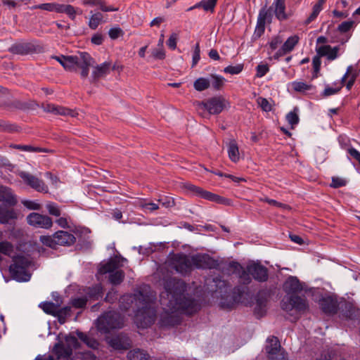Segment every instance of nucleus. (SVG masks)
Instances as JSON below:
<instances>
[{"mask_svg": "<svg viewBox=\"0 0 360 360\" xmlns=\"http://www.w3.org/2000/svg\"><path fill=\"white\" fill-rule=\"evenodd\" d=\"M189 290L181 280L169 278L165 281V291L161 293L160 300L164 309L160 317V326H174L180 323L181 313L191 314L199 310L200 304L192 297Z\"/></svg>", "mask_w": 360, "mask_h": 360, "instance_id": "1", "label": "nucleus"}, {"mask_svg": "<svg viewBox=\"0 0 360 360\" xmlns=\"http://www.w3.org/2000/svg\"><path fill=\"white\" fill-rule=\"evenodd\" d=\"M155 296L150 291L148 285H144L141 290L133 295H125L120 299V308L127 310L133 308L135 311V323L138 328H146L155 321V311L153 307Z\"/></svg>", "mask_w": 360, "mask_h": 360, "instance_id": "2", "label": "nucleus"}, {"mask_svg": "<svg viewBox=\"0 0 360 360\" xmlns=\"http://www.w3.org/2000/svg\"><path fill=\"white\" fill-rule=\"evenodd\" d=\"M231 266L238 274L240 281L243 284H250L252 279L259 283L266 282L269 278L268 269L260 262H252L245 267L238 262H233Z\"/></svg>", "mask_w": 360, "mask_h": 360, "instance_id": "3", "label": "nucleus"}, {"mask_svg": "<svg viewBox=\"0 0 360 360\" xmlns=\"http://www.w3.org/2000/svg\"><path fill=\"white\" fill-rule=\"evenodd\" d=\"M227 104V101L222 96H215L204 102H198L197 110L204 117L207 115V113L209 115H217L223 111Z\"/></svg>", "mask_w": 360, "mask_h": 360, "instance_id": "4", "label": "nucleus"}, {"mask_svg": "<svg viewBox=\"0 0 360 360\" xmlns=\"http://www.w3.org/2000/svg\"><path fill=\"white\" fill-rule=\"evenodd\" d=\"M124 326V319L116 311H107L97 319V328L103 333L112 329L121 328Z\"/></svg>", "mask_w": 360, "mask_h": 360, "instance_id": "5", "label": "nucleus"}, {"mask_svg": "<svg viewBox=\"0 0 360 360\" xmlns=\"http://www.w3.org/2000/svg\"><path fill=\"white\" fill-rule=\"evenodd\" d=\"M30 265V260L24 256L18 255L13 257V264L9 267L11 276L18 281H28L31 276L27 272Z\"/></svg>", "mask_w": 360, "mask_h": 360, "instance_id": "6", "label": "nucleus"}, {"mask_svg": "<svg viewBox=\"0 0 360 360\" xmlns=\"http://www.w3.org/2000/svg\"><path fill=\"white\" fill-rule=\"evenodd\" d=\"M184 188L188 191H190L191 193L196 195L198 196H200L204 199L221 204L224 205H231V200L221 197L219 195L212 193L210 191H207L203 190L202 188L196 186L190 183H186L184 184Z\"/></svg>", "mask_w": 360, "mask_h": 360, "instance_id": "7", "label": "nucleus"}, {"mask_svg": "<svg viewBox=\"0 0 360 360\" xmlns=\"http://www.w3.org/2000/svg\"><path fill=\"white\" fill-rule=\"evenodd\" d=\"M75 72L79 70L82 78H86L89 68L95 63L94 59L87 52H79L75 55Z\"/></svg>", "mask_w": 360, "mask_h": 360, "instance_id": "8", "label": "nucleus"}, {"mask_svg": "<svg viewBox=\"0 0 360 360\" xmlns=\"http://www.w3.org/2000/svg\"><path fill=\"white\" fill-rule=\"evenodd\" d=\"M191 257L183 254H176L170 259L169 265L176 272L184 274L192 268Z\"/></svg>", "mask_w": 360, "mask_h": 360, "instance_id": "9", "label": "nucleus"}, {"mask_svg": "<svg viewBox=\"0 0 360 360\" xmlns=\"http://www.w3.org/2000/svg\"><path fill=\"white\" fill-rule=\"evenodd\" d=\"M272 21V14L267 7L262 8L259 12L257 25L253 34L255 39H259L264 32L266 22L271 23Z\"/></svg>", "mask_w": 360, "mask_h": 360, "instance_id": "10", "label": "nucleus"}, {"mask_svg": "<svg viewBox=\"0 0 360 360\" xmlns=\"http://www.w3.org/2000/svg\"><path fill=\"white\" fill-rule=\"evenodd\" d=\"M27 221L29 225L38 229H49L53 226V221L51 217L37 212H32L28 214Z\"/></svg>", "mask_w": 360, "mask_h": 360, "instance_id": "11", "label": "nucleus"}, {"mask_svg": "<svg viewBox=\"0 0 360 360\" xmlns=\"http://www.w3.org/2000/svg\"><path fill=\"white\" fill-rule=\"evenodd\" d=\"M18 175L27 185L37 191L45 193L49 192L48 186L39 178L23 171L20 172Z\"/></svg>", "mask_w": 360, "mask_h": 360, "instance_id": "12", "label": "nucleus"}, {"mask_svg": "<svg viewBox=\"0 0 360 360\" xmlns=\"http://www.w3.org/2000/svg\"><path fill=\"white\" fill-rule=\"evenodd\" d=\"M276 18L279 21L288 20L291 15L290 12L287 11L285 0H274L271 6L267 8Z\"/></svg>", "mask_w": 360, "mask_h": 360, "instance_id": "13", "label": "nucleus"}, {"mask_svg": "<svg viewBox=\"0 0 360 360\" xmlns=\"http://www.w3.org/2000/svg\"><path fill=\"white\" fill-rule=\"evenodd\" d=\"M266 352L269 360H283V354L281 352V345L276 337L272 336L267 339Z\"/></svg>", "mask_w": 360, "mask_h": 360, "instance_id": "14", "label": "nucleus"}, {"mask_svg": "<svg viewBox=\"0 0 360 360\" xmlns=\"http://www.w3.org/2000/svg\"><path fill=\"white\" fill-rule=\"evenodd\" d=\"M282 309L285 311H291L295 309L298 311H304L307 308V303L304 298L291 295L289 298H288V302H285L284 300L282 301Z\"/></svg>", "mask_w": 360, "mask_h": 360, "instance_id": "15", "label": "nucleus"}, {"mask_svg": "<svg viewBox=\"0 0 360 360\" xmlns=\"http://www.w3.org/2000/svg\"><path fill=\"white\" fill-rule=\"evenodd\" d=\"M127 262V259L120 256H116L110 258L107 262L101 264L98 272L101 274H105L107 273H114L120 266H123V262Z\"/></svg>", "mask_w": 360, "mask_h": 360, "instance_id": "16", "label": "nucleus"}, {"mask_svg": "<svg viewBox=\"0 0 360 360\" xmlns=\"http://www.w3.org/2000/svg\"><path fill=\"white\" fill-rule=\"evenodd\" d=\"M54 352L57 355V360H69L72 351V348L69 346L66 347L62 344H57L54 347ZM35 360H54V359L51 356L47 357L38 356Z\"/></svg>", "mask_w": 360, "mask_h": 360, "instance_id": "17", "label": "nucleus"}, {"mask_svg": "<svg viewBox=\"0 0 360 360\" xmlns=\"http://www.w3.org/2000/svg\"><path fill=\"white\" fill-rule=\"evenodd\" d=\"M191 266L198 269H211L214 264V260L208 255L198 254L191 256Z\"/></svg>", "mask_w": 360, "mask_h": 360, "instance_id": "18", "label": "nucleus"}, {"mask_svg": "<svg viewBox=\"0 0 360 360\" xmlns=\"http://www.w3.org/2000/svg\"><path fill=\"white\" fill-rule=\"evenodd\" d=\"M299 39L300 38L297 35H292L288 37L281 47L274 54V58L278 60L280 57L290 53L298 44Z\"/></svg>", "mask_w": 360, "mask_h": 360, "instance_id": "19", "label": "nucleus"}, {"mask_svg": "<svg viewBox=\"0 0 360 360\" xmlns=\"http://www.w3.org/2000/svg\"><path fill=\"white\" fill-rule=\"evenodd\" d=\"M283 290L288 294H295L303 290V285L295 276H289L283 283Z\"/></svg>", "mask_w": 360, "mask_h": 360, "instance_id": "20", "label": "nucleus"}, {"mask_svg": "<svg viewBox=\"0 0 360 360\" xmlns=\"http://www.w3.org/2000/svg\"><path fill=\"white\" fill-rule=\"evenodd\" d=\"M111 66V63L108 61H105L95 66L91 72L92 82H96L100 78L104 77L108 75L110 72Z\"/></svg>", "mask_w": 360, "mask_h": 360, "instance_id": "21", "label": "nucleus"}, {"mask_svg": "<svg viewBox=\"0 0 360 360\" xmlns=\"http://www.w3.org/2000/svg\"><path fill=\"white\" fill-rule=\"evenodd\" d=\"M0 202L8 206H14L17 204L18 200L11 188L0 185Z\"/></svg>", "mask_w": 360, "mask_h": 360, "instance_id": "22", "label": "nucleus"}, {"mask_svg": "<svg viewBox=\"0 0 360 360\" xmlns=\"http://www.w3.org/2000/svg\"><path fill=\"white\" fill-rule=\"evenodd\" d=\"M108 343L115 349H127L130 347L129 339L124 335L108 338Z\"/></svg>", "mask_w": 360, "mask_h": 360, "instance_id": "23", "label": "nucleus"}, {"mask_svg": "<svg viewBox=\"0 0 360 360\" xmlns=\"http://www.w3.org/2000/svg\"><path fill=\"white\" fill-rule=\"evenodd\" d=\"M319 304L323 311L326 314H335L338 309L337 300L330 296L323 297L319 301Z\"/></svg>", "mask_w": 360, "mask_h": 360, "instance_id": "24", "label": "nucleus"}, {"mask_svg": "<svg viewBox=\"0 0 360 360\" xmlns=\"http://www.w3.org/2000/svg\"><path fill=\"white\" fill-rule=\"evenodd\" d=\"M359 70H358L356 67L353 65H349L347 68V71L345 74L343 75V77L341 79V83L342 85H344L346 79L347 77H349V81L346 84V88L348 90H350L352 87L353 84H354V82L358 77L359 74Z\"/></svg>", "mask_w": 360, "mask_h": 360, "instance_id": "25", "label": "nucleus"}, {"mask_svg": "<svg viewBox=\"0 0 360 360\" xmlns=\"http://www.w3.org/2000/svg\"><path fill=\"white\" fill-rule=\"evenodd\" d=\"M55 238L58 242V245H67L70 246L75 243L76 238L72 233L64 231H58L55 233Z\"/></svg>", "mask_w": 360, "mask_h": 360, "instance_id": "26", "label": "nucleus"}, {"mask_svg": "<svg viewBox=\"0 0 360 360\" xmlns=\"http://www.w3.org/2000/svg\"><path fill=\"white\" fill-rule=\"evenodd\" d=\"M338 46L332 48L329 45L321 46L316 49V52L319 56H326L329 60H333L338 57Z\"/></svg>", "mask_w": 360, "mask_h": 360, "instance_id": "27", "label": "nucleus"}, {"mask_svg": "<svg viewBox=\"0 0 360 360\" xmlns=\"http://www.w3.org/2000/svg\"><path fill=\"white\" fill-rule=\"evenodd\" d=\"M42 108L45 112L54 115H68L72 113L71 110L52 103L43 104Z\"/></svg>", "mask_w": 360, "mask_h": 360, "instance_id": "28", "label": "nucleus"}, {"mask_svg": "<svg viewBox=\"0 0 360 360\" xmlns=\"http://www.w3.org/2000/svg\"><path fill=\"white\" fill-rule=\"evenodd\" d=\"M18 217L16 212L13 209H8L6 207L0 206V223L6 224L11 219H15Z\"/></svg>", "mask_w": 360, "mask_h": 360, "instance_id": "29", "label": "nucleus"}, {"mask_svg": "<svg viewBox=\"0 0 360 360\" xmlns=\"http://www.w3.org/2000/svg\"><path fill=\"white\" fill-rule=\"evenodd\" d=\"M82 4L86 6H98L103 12L118 11V8L106 6L103 0H83Z\"/></svg>", "mask_w": 360, "mask_h": 360, "instance_id": "30", "label": "nucleus"}, {"mask_svg": "<svg viewBox=\"0 0 360 360\" xmlns=\"http://www.w3.org/2000/svg\"><path fill=\"white\" fill-rule=\"evenodd\" d=\"M129 360H149L148 354L141 349H134L130 350L127 354Z\"/></svg>", "mask_w": 360, "mask_h": 360, "instance_id": "31", "label": "nucleus"}, {"mask_svg": "<svg viewBox=\"0 0 360 360\" xmlns=\"http://www.w3.org/2000/svg\"><path fill=\"white\" fill-rule=\"evenodd\" d=\"M228 155L230 160L237 162L240 160V154L238 145L234 140H231L228 145Z\"/></svg>", "mask_w": 360, "mask_h": 360, "instance_id": "32", "label": "nucleus"}, {"mask_svg": "<svg viewBox=\"0 0 360 360\" xmlns=\"http://www.w3.org/2000/svg\"><path fill=\"white\" fill-rule=\"evenodd\" d=\"M291 86L294 91L301 93H304L314 89L313 85L299 81L292 82Z\"/></svg>", "mask_w": 360, "mask_h": 360, "instance_id": "33", "label": "nucleus"}, {"mask_svg": "<svg viewBox=\"0 0 360 360\" xmlns=\"http://www.w3.org/2000/svg\"><path fill=\"white\" fill-rule=\"evenodd\" d=\"M77 335L78 338L85 343L89 347L92 349H96L98 346V342L94 338L87 335L82 332H77Z\"/></svg>", "mask_w": 360, "mask_h": 360, "instance_id": "34", "label": "nucleus"}, {"mask_svg": "<svg viewBox=\"0 0 360 360\" xmlns=\"http://www.w3.org/2000/svg\"><path fill=\"white\" fill-rule=\"evenodd\" d=\"M210 82L209 78L199 77L194 82L193 87L198 91H202L210 86Z\"/></svg>", "mask_w": 360, "mask_h": 360, "instance_id": "35", "label": "nucleus"}, {"mask_svg": "<svg viewBox=\"0 0 360 360\" xmlns=\"http://www.w3.org/2000/svg\"><path fill=\"white\" fill-rule=\"evenodd\" d=\"M39 307L47 314L56 315L58 311V304L51 302H44L39 304Z\"/></svg>", "mask_w": 360, "mask_h": 360, "instance_id": "36", "label": "nucleus"}, {"mask_svg": "<svg viewBox=\"0 0 360 360\" xmlns=\"http://www.w3.org/2000/svg\"><path fill=\"white\" fill-rule=\"evenodd\" d=\"M215 6L216 4L212 0L202 1L195 4L193 6L188 8L187 11H190L193 9L202 7L206 11H213Z\"/></svg>", "mask_w": 360, "mask_h": 360, "instance_id": "37", "label": "nucleus"}, {"mask_svg": "<svg viewBox=\"0 0 360 360\" xmlns=\"http://www.w3.org/2000/svg\"><path fill=\"white\" fill-rule=\"evenodd\" d=\"M209 79L211 82L210 86L215 90L221 89L226 82V79L222 76L217 75H211Z\"/></svg>", "mask_w": 360, "mask_h": 360, "instance_id": "38", "label": "nucleus"}, {"mask_svg": "<svg viewBox=\"0 0 360 360\" xmlns=\"http://www.w3.org/2000/svg\"><path fill=\"white\" fill-rule=\"evenodd\" d=\"M39 240L41 243L51 248H56L58 245L56 238H55V233L52 236H40Z\"/></svg>", "mask_w": 360, "mask_h": 360, "instance_id": "39", "label": "nucleus"}, {"mask_svg": "<svg viewBox=\"0 0 360 360\" xmlns=\"http://www.w3.org/2000/svg\"><path fill=\"white\" fill-rule=\"evenodd\" d=\"M103 15L101 13H96L89 18V26L92 30H96L103 21Z\"/></svg>", "mask_w": 360, "mask_h": 360, "instance_id": "40", "label": "nucleus"}, {"mask_svg": "<svg viewBox=\"0 0 360 360\" xmlns=\"http://www.w3.org/2000/svg\"><path fill=\"white\" fill-rule=\"evenodd\" d=\"M75 56H66L63 61V68L65 70L75 72Z\"/></svg>", "mask_w": 360, "mask_h": 360, "instance_id": "41", "label": "nucleus"}, {"mask_svg": "<svg viewBox=\"0 0 360 360\" xmlns=\"http://www.w3.org/2000/svg\"><path fill=\"white\" fill-rule=\"evenodd\" d=\"M297 112L298 109L295 108L292 111H290L286 115V120L292 128H293L294 126L297 124L299 122L300 119Z\"/></svg>", "mask_w": 360, "mask_h": 360, "instance_id": "42", "label": "nucleus"}, {"mask_svg": "<svg viewBox=\"0 0 360 360\" xmlns=\"http://www.w3.org/2000/svg\"><path fill=\"white\" fill-rule=\"evenodd\" d=\"M124 278V274L122 270H117L114 273L110 274V282L113 285H118L121 283Z\"/></svg>", "mask_w": 360, "mask_h": 360, "instance_id": "43", "label": "nucleus"}, {"mask_svg": "<svg viewBox=\"0 0 360 360\" xmlns=\"http://www.w3.org/2000/svg\"><path fill=\"white\" fill-rule=\"evenodd\" d=\"M334 85L335 86V87L326 86L324 91L322 93V95L325 97L334 95L339 92L342 87L343 86L341 82L340 83H335Z\"/></svg>", "mask_w": 360, "mask_h": 360, "instance_id": "44", "label": "nucleus"}, {"mask_svg": "<svg viewBox=\"0 0 360 360\" xmlns=\"http://www.w3.org/2000/svg\"><path fill=\"white\" fill-rule=\"evenodd\" d=\"M46 208L48 211V212L55 217H60L61 215V210L59 207V206L52 202H49L46 205Z\"/></svg>", "mask_w": 360, "mask_h": 360, "instance_id": "45", "label": "nucleus"}, {"mask_svg": "<svg viewBox=\"0 0 360 360\" xmlns=\"http://www.w3.org/2000/svg\"><path fill=\"white\" fill-rule=\"evenodd\" d=\"M322 10V7L320 6V5H316L315 4L314 6H313V9H312V12L310 14V15L306 19L305 22H304V24L305 25H309V23H311L312 21H314L316 17L318 16V15L319 14V13Z\"/></svg>", "mask_w": 360, "mask_h": 360, "instance_id": "46", "label": "nucleus"}, {"mask_svg": "<svg viewBox=\"0 0 360 360\" xmlns=\"http://www.w3.org/2000/svg\"><path fill=\"white\" fill-rule=\"evenodd\" d=\"M13 251V247L11 243L7 241L0 242V252L6 255H10Z\"/></svg>", "mask_w": 360, "mask_h": 360, "instance_id": "47", "label": "nucleus"}, {"mask_svg": "<svg viewBox=\"0 0 360 360\" xmlns=\"http://www.w3.org/2000/svg\"><path fill=\"white\" fill-rule=\"evenodd\" d=\"M91 297L94 298L95 300H98L102 297L103 295V288L101 285H96L91 289H90L88 292Z\"/></svg>", "mask_w": 360, "mask_h": 360, "instance_id": "48", "label": "nucleus"}, {"mask_svg": "<svg viewBox=\"0 0 360 360\" xmlns=\"http://www.w3.org/2000/svg\"><path fill=\"white\" fill-rule=\"evenodd\" d=\"M151 57L155 60H163L165 58L164 48L158 46L151 51Z\"/></svg>", "mask_w": 360, "mask_h": 360, "instance_id": "49", "label": "nucleus"}, {"mask_svg": "<svg viewBox=\"0 0 360 360\" xmlns=\"http://www.w3.org/2000/svg\"><path fill=\"white\" fill-rule=\"evenodd\" d=\"M243 69V65L238 64L236 65H229L224 69L225 73L231 75L239 74Z\"/></svg>", "mask_w": 360, "mask_h": 360, "instance_id": "50", "label": "nucleus"}, {"mask_svg": "<svg viewBox=\"0 0 360 360\" xmlns=\"http://www.w3.org/2000/svg\"><path fill=\"white\" fill-rule=\"evenodd\" d=\"M257 103L265 112H269L272 110V106L266 98L259 97L257 99Z\"/></svg>", "mask_w": 360, "mask_h": 360, "instance_id": "51", "label": "nucleus"}, {"mask_svg": "<svg viewBox=\"0 0 360 360\" xmlns=\"http://www.w3.org/2000/svg\"><path fill=\"white\" fill-rule=\"evenodd\" d=\"M139 206L146 212H153L159 209L158 204L154 202H140Z\"/></svg>", "mask_w": 360, "mask_h": 360, "instance_id": "52", "label": "nucleus"}, {"mask_svg": "<svg viewBox=\"0 0 360 360\" xmlns=\"http://www.w3.org/2000/svg\"><path fill=\"white\" fill-rule=\"evenodd\" d=\"M178 39H179V35L177 33H175V32L172 33L167 41V44L168 46V47L169 49H171L172 50L176 49Z\"/></svg>", "mask_w": 360, "mask_h": 360, "instance_id": "53", "label": "nucleus"}, {"mask_svg": "<svg viewBox=\"0 0 360 360\" xmlns=\"http://www.w3.org/2000/svg\"><path fill=\"white\" fill-rule=\"evenodd\" d=\"M320 57L319 55L317 56L314 57L312 60V65H313V69H314V75L313 77L316 78L318 76V72L320 70L321 61L320 59Z\"/></svg>", "mask_w": 360, "mask_h": 360, "instance_id": "54", "label": "nucleus"}, {"mask_svg": "<svg viewBox=\"0 0 360 360\" xmlns=\"http://www.w3.org/2000/svg\"><path fill=\"white\" fill-rule=\"evenodd\" d=\"M259 200L262 201V202H266L268 204H269L270 205L278 207H281V208H283V209H285V208L288 207V206L287 205H285V204H283L281 202H278V201H276L275 200L270 199V198H269L267 197L260 198Z\"/></svg>", "mask_w": 360, "mask_h": 360, "instance_id": "55", "label": "nucleus"}, {"mask_svg": "<svg viewBox=\"0 0 360 360\" xmlns=\"http://www.w3.org/2000/svg\"><path fill=\"white\" fill-rule=\"evenodd\" d=\"M269 70V68L266 64H259L256 68V77H262L264 76Z\"/></svg>", "mask_w": 360, "mask_h": 360, "instance_id": "56", "label": "nucleus"}, {"mask_svg": "<svg viewBox=\"0 0 360 360\" xmlns=\"http://www.w3.org/2000/svg\"><path fill=\"white\" fill-rule=\"evenodd\" d=\"M15 148L20 149L23 151L27 152H42L44 150L40 148L33 147L29 145H16L15 146Z\"/></svg>", "mask_w": 360, "mask_h": 360, "instance_id": "57", "label": "nucleus"}, {"mask_svg": "<svg viewBox=\"0 0 360 360\" xmlns=\"http://www.w3.org/2000/svg\"><path fill=\"white\" fill-rule=\"evenodd\" d=\"M87 300L86 297H77L72 300V305L75 308H82L85 307Z\"/></svg>", "mask_w": 360, "mask_h": 360, "instance_id": "58", "label": "nucleus"}, {"mask_svg": "<svg viewBox=\"0 0 360 360\" xmlns=\"http://www.w3.org/2000/svg\"><path fill=\"white\" fill-rule=\"evenodd\" d=\"M22 203L29 210H39L41 208V205L35 201L23 200Z\"/></svg>", "mask_w": 360, "mask_h": 360, "instance_id": "59", "label": "nucleus"}, {"mask_svg": "<svg viewBox=\"0 0 360 360\" xmlns=\"http://www.w3.org/2000/svg\"><path fill=\"white\" fill-rule=\"evenodd\" d=\"M354 21H345L338 26V30L340 32L345 33L348 32L354 25Z\"/></svg>", "mask_w": 360, "mask_h": 360, "instance_id": "60", "label": "nucleus"}, {"mask_svg": "<svg viewBox=\"0 0 360 360\" xmlns=\"http://www.w3.org/2000/svg\"><path fill=\"white\" fill-rule=\"evenodd\" d=\"M283 43V39L280 36L273 37L270 42L269 46L272 51L276 50Z\"/></svg>", "mask_w": 360, "mask_h": 360, "instance_id": "61", "label": "nucleus"}, {"mask_svg": "<svg viewBox=\"0 0 360 360\" xmlns=\"http://www.w3.org/2000/svg\"><path fill=\"white\" fill-rule=\"evenodd\" d=\"M65 13H66L71 20H75L77 14V10L72 5L68 4L66 5Z\"/></svg>", "mask_w": 360, "mask_h": 360, "instance_id": "62", "label": "nucleus"}, {"mask_svg": "<svg viewBox=\"0 0 360 360\" xmlns=\"http://www.w3.org/2000/svg\"><path fill=\"white\" fill-rule=\"evenodd\" d=\"M347 184V181L342 178L340 177H333L331 186L333 188H339L345 186Z\"/></svg>", "mask_w": 360, "mask_h": 360, "instance_id": "63", "label": "nucleus"}, {"mask_svg": "<svg viewBox=\"0 0 360 360\" xmlns=\"http://www.w3.org/2000/svg\"><path fill=\"white\" fill-rule=\"evenodd\" d=\"M348 154L360 165V152L354 148H349L347 149Z\"/></svg>", "mask_w": 360, "mask_h": 360, "instance_id": "64", "label": "nucleus"}]
</instances>
